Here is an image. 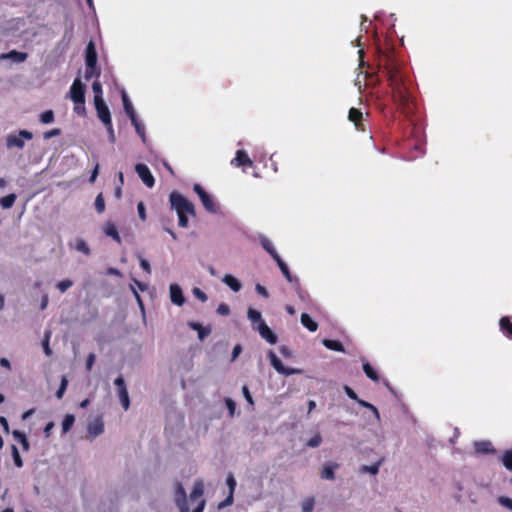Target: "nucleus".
<instances>
[{"mask_svg":"<svg viewBox=\"0 0 512 512\" xmlns=\"http://www.w3.org/2000/svg\"><path fill=\"white\" fill-rule=\"evenodd\" d=\"M247 316L251 322L257 323V325H259L261 322H264L262 320L261 313L253 308L248 309Z\"/></svg>","mask_w":512,"mask_h":512,"instance_id":"31","label":"nucleus"},{"mask_svg":"<svg viewBox=\"0 0 512 512\" xmlns=\"http://www.w3.org/2000/svg\"><path fill=\"white\" fill-rule=\"evenodd\" d=\"M15 200H16V195L9 194L7 196L0 198V205L4 209H9L14 205Z\"/></svg>","mask_w":512,"mask_h":512,"instance_id":"30","label":"nucleus"},{"mask_svg":"<svg viewBox=\"0 0 512 512\" xmlns=\"http://www.w3.org/2000/svg\"><path fill=\"white\" fill-rule=\"evenodd\" d=\"M130 290L132 291L137 303L139 304L141 309H144V305L141 299V296L139 295L138 291L135 290V287L133 285H130Z\"/></svg>","mask_w":512,"mask_h":512,"instance_id":"55","label":"nucleus"},{"mask_svg":"<svg viewBox=\"0 0 512 512\" xmlns=\"http://www.w3.org/2000/svg\"><path fill=\"white\" fill-rule=\"evenodd\" d=\"M0 366L4 367L7 370L11 369L10 361L7 358H4V357L0 359Z\"/></svg>","mask_w":512,"mask_h":512,"instance_id":"62","label":"nucleus"},{"mask_svg":"<svg viewBox=\"0 0 512 512\" xmlns=\"http://www.w3.org/2000/svg\"><path fill=\"white\" fill-rule=\"evenodd\" d=\"M323 345L330 350L344 352V347L339 341L325 339Z\"/></svg>","mask_w":512,"mask_h":512,"instance_id":"28","label":"nucleus"},{"mask_svg":"<svg viewBox=\"0 0 512 512\" xmlns=\"http://www.w3.org/2000/svg\"><path fill=\"white\" fill-rule=\"evenodd\" d=\"M73 285V281L70 280V279H64V280H61L57 283V288L61 291V292H65L66 290H68L71 286Z\"/></svg>","mask_w":512,"mask_h":512,"instance_id":"42","label":"nucleus"},{"mask_svg":"<svg viewBox=\"0 0 512 512\" xmlns=\"http://www.w3.org/2000/svg\"><path fill=\"white\" fill-rule=\"evenodd\" d=\"M192 294L194 295L195 298H197L201 302H206L208 299L207 295L198 287H194L192 289Z\"/></svg>","mask_w":512,"mask_h":512,"instance_id":"43","label":"nucleus"},{"mask_svg":"<svg viewBox=\"0 0 512 512\" xmlns=\"http://www.w3.org/2000/svg\"><path fill=\"white\" fill-rule=\"evenodd\" d=\"M98 172H99V165L97 164L95 166L94 170L92 171L91 176H90V179H89L90 183H94L95 182V180H96V178L98 176Z\"/></svg>","mask_w":512,"mask_h":512,"instance_id":"61","label":"nucleus"},{"mask_svg":"<svg viewBox=\"0 0 512 512\" xmlns=\"http://www.w3.org/2000/svg\"><path fill=\"white\" fill-rule=\"evenodd\" d=\"M105 126L107 128V132H108V136H109L110 142L114 143L116 141V136H115V132H114V129H113V126H112V122L110 124H106Z\"/></svg>","mask_w":512,"mask_h":512,"instance_id":"53","label":"nucleus"},{"mask_svg":"<svg viewBox=\"0 0 512 512\" xmlns=\"http://www.w3.org/2000/svg\"><path fill=\"white\" fill-rule=\"evenodd\" d=\"M502 462L506 469L512 471V450H506L502 456Z\"/></svg>","mask_w":512,"mask_h":512,"instance_id":"38","label":"nucleus"},{"mask_svg":"<svg viewBox=\"0 0 512 512\" xmlns=\"http://www.w3.org/2000/svg\"><path fill=\"white\" fill-rule=\"evenodd\" d=\"M348 119L357 126L362 119V113L356 108H351L349 110Z\"/></svg>","mask_w":512,"mask_h":512,"instance_id":"36","label":"nucleus"},{"mask_svg":"<svg viewBox=\"0 0 512 512\" xmlns=\"http://www.w3.org/2000/svg\"><path fill=\"white\" fill-rule=\"evenodd\" d=\"M27 55L22 52L12 51L8 54L2 55V58H11L16 62H24L26 60Z\"/></svg>","mask_w":512,"mask_h":512,"instance_id":"33","label":"nucleus"},{"mask_svg":"<svg viewBox=\"0 0 512 512\" xmlns=\"http://www.w3.org/2000/svg\"><path fill=\"white\" fill-rule=\"evenodd\" d=\"M278 267L280 268V270L282 271V273L284 274L285 278L288 280V281H291L292 278H291V275H290V272L288 270V267L287 265L282 261V259L279 257H277V259H275Z\"/></svg>","mask_w":512,"mask_h":512,"instance_id":"37","label":"nucleus"},{"mask_svg":"<svg viewBox=\"0 0 512 512\" xmlns=\"http://www.w3.org/2000/svg\"><path fill=\"white\" fill-rule=\"evenodd\" d=\"M137 210H138V214H139L140 219L142 221H145L146 220V211H145V206H144L143 202H139L138 203Z\"/></svg>","mask_w":512,"mask_h":512,"instance_id":"52","label":"nucleus"},{"mask_svg":"<svg viewBox=\"0 0 512 512\" xmlns=\"http://www.w3.org/2000/svg\"><path fill=\"white\" fill-rule=\"evenodd\" d=\"M32 138L33 134L27 130H21L18 133H10L6 136V146L8 149H22L25 146V141L31 140Z\"/></svg>","mask_w":512,"mask_h":512,"instance_id":"3","label":"nucleus"},{"mask_svg":"<svg viewBox=\"0 0 512 512\" xmlns=\"http://www.w3.org/2000/svg\"><path fill=\"white\" fill-rule=\"evenodd\" d=\"M13 435H14V438L21 444L23 445L24 447H27L28 446V442H27V439L25 437V435L20 432V431H17L15 430L13 432Z\"/></svg>","mask_w":512,"mask_h":512,"instance_id":"44","label":"nucleus"},{"mask_svg":"<svg viewBox=\"0 0 512 512\" xmlns=\"http://www.w3.org/2000/svg\"><path fill=\"white\" fill-rule=\"evenodd\" d=\"M321 441H322L321 436L316 434L309 439L308 446H310V447L319 446L321 444Z\"/></svg>","mask_w":512,"mask_h":512,"instance_id":"50","label":"nucleus"},{"mask_svg":"<svg viewBox=\"0 0 512 512\" xmlns=\"http://www.w3.org/2000/svg\"><path fill=\"white\" fill-rule=\"evenodd\" d=\"M225 404H226V407H227V409L229 411V415L231 417H233L234 414H235V410H236V403L231 398H227L225 400Z\"/></svg>","mask_w":512,"mask_h":512,"instance_id":"45","label":"nucleus"},{"mask_svg":"<svg viewBox=\"0 0 512 512\" xmlns=\"http://www.w3.org/2000/svg\"><path fill=\"white\" fill-rule=\"evenodd\" d=\"M217 313L222 316H227L230 313V308L226 303H220L217 307Z\"/></svg>","mask_w":512,"mask_h":512,"instance_id":"46","label":"nucleus"},{"mask_svg":"<svg viewBox=\"0 0 512 512\" xmlns=\"http://www.w3.org/2000/svg\"><path fill=\"white\" fill-rule=\"evenodd\" d=\"M233 502V494L229 493L228 497L219 505V507H224L227 505H231Z\"/></svg>","mask_w":512,"mask_h":512,"instance_id":"63","label":"nucleus"},{"mask_svg":"<svg viewBox=\"0 0 512 512\" xmlns=\"http://www.w3.org/2000/svg\"><path fill=\"white\" fill-rule=\"evenodd\" d=\"M499 503L503 505L504 507L508 508L512 511V499L509 497L501 496L499 497Z\"/></svg>","mask_w":512,"mask_h":512,"instance_id":"48","label":"nucleus"},{"mask_svg":"<svg viewBox=\"0 0 512 512\" xmlns=\"http://www.w3.org/2000/svg\"><path fill=\"white\" fill-rule=\"evenodd\" d=\"M0 425L3 427L5 433H9V424L5 417H0Z\"/></svg>","mask_w":512,"mask_h":512,"instance_id":"60","label":"nucleus"},{"mask_svg":"<svg viewBox=\"0 0 512 512\" xmlns=\"http://www.w3.org/2000/svg\"><path fill=\"white\" fill-rule=\"evenodd\" d=\"M92 90L94 92V102L104 101L102 97L103 91L100 82L95 81L92 85Z\"/></svg>","mask_w":512,"mask_h":512,"instance_id":"32","label":"nucleus"},{"mask_svg":"<svg viewBox=\"0 0 512 512\" xmlns=\"http://www.w3.org/2000/svg\"><path fill=\"white\" fill-rule=\"evenodd\" d=\"M175 503L180 512H189L186 491L181 483H177L176 485Z\"/></svg>","mask_w":512,"mask_h":512,"instance_id":"12","label":"nucleus"},{"mask_svg":"<svg viewBox=\"0 0 512 512\" xmlns=\"http://www.w3.org/2000/svg\"><path fill=\"white\" fill-rule=\"evenodd\" d=\"M70 98L75 104H84V86L79 79H75L70 87Z\"/></svg>","mask_w":512,"mask_h":512,"instance_id":"7","label":"nucleus"},{"mask_svg":"<svg viewBox=\"0 0 512 512\" xmlns=\"http://www.w3.org/2000/svg\"><path fill=\"white\" fill-rule=\"evenodd\" d=\"M363 370H364V373L366 374V376L369 379H371L372 381L379 380V375H378L377 371L368 362L363 363Z\"/></svg>","mask_w":512,"mask_h":512,"instance_id":"26","label":"nucleus"},{"mask_svg":"<svg viewBox=\"0 0 512 512\" xmlns=\"http://www.w3.org/2000/svg\"><path fill=\"white\" fill-rule=\"evenodd\" d=\"M337 468H338L337 463H331V464L325 465L320 474L321 478L327 479V480H334L335 479L334 470Z\"/></svg>","mask_w":512,"mask_h":512,"instance_id":"21","label":"nucleus"},{"mask_svg":"<svg viewBox=\"0 0 512 512\" xmlns=\"http://www.w3.org/2000/svg\"><path fill=\"white\" fill-rule=\"evenodd\" d=\"M70 247L85 256H89L91 254V249L87 241L82 238L74 239V241L70 243Z\"/></svg>","mask_w":512,"mask_h":512,"instance_id":"17","label":"nucleus"},{"mask_svg":"<svg viewBox=\"0 0 512 512\" xmlns=\"http://www.w3.org/2000/svg\"><path fill=\"white\" fill-rule=\"evenodd\" d=\"M97 63V53L93 42H89L86 47V65L91 70H95Z\"/></svg>","mask_w":512,"mask_h":512,"instance_id":"16","label":"nucleus"},{"mask_svg":"<svg viewBox=\"0 0 512 512\" xmlns=\"http://www.w3.org/2000/svg\"><path fill=\"white\" fill-rule=\"evenodd\" d=\"M130 120H131V123L133 124V126L135 127L137 134L142 138L143 141H145L146 136H145L144 125L137 120L136 115L131 117Z\"/></svg>","mask_w":512,"mask_h":512,"instance_id":"27","label":"nucleus"},{"mask_svg":"<svg viewBox=\"0 0 512 512\" xmlns=\"http://www.w3.org/2000/svg\"><path fill=\"white\" fill-rule=\"evenodd\" d=\"M75 423V416L73 414H66L62 420L61 427L64 433L68 432Z\"/></svg>","mask_w":512,"mask_h":512,"instance_id":"25","label":"nucleus"},{"mask_svg":"<svg viewBox=\"0 0 512 512\" xmlns=\"http://www.w3.org/2000/svg\"><path fill=\"white\" fill-rule=\"evenodd\" d=\"M104 431V421L102 417H93L88 421L87 433L90 437H97Z\"/></svg>","mask_w":512,"mask_h":512,"instance_id":"9","label":"nucleus"},{"mask_svg":"<svg viewBox=\"0 0 512 512\" xmlns=\"http://www.w3.org/2000/svg\"><path fill=\"white\" fill-rule=\"evenodd\" d=\"M315 506L314 497L310 496L303 500L302 502V512H313Z\"/></svg>","mask_w":512,"mask_h":512,"instance_id":"34","label":"nucleus"},{"mask_svg":"<svg viewBox=\"0 0 512 512\" xmlns=\"http://www.w3.org/2000/svg\"><path fill=\"white\" fill-rule=\"evenodd\" d=\"M257 331L270 344H275L277 341L276 335L272 332V330L266 325L265 322H261L256 327Z\"/></svg>","mask_w":512,"mask_h":512,"instance_id":"15","label":"nucleus"},{"mask_svg":"<svg viewBox=\"0 0 512 512\" xmlns=\"http://www.w3.org/2000/svg\"><path fill=\"white\" fill-rule=\"evenodd\" d=\"M135 170L142 180V182L149 188L153 187L155 184V179L150 172V169L145 164H137L135 166Z\"/></svg>","mask_w":512,"mask_h":512,"instance_id":"10","label":"nucleus"},{"mask_svg":"<svg viewBox=\"0 0 512 512\" xmlns=\"http://www.w3.org/2000/svg\"><path fill=\"white\" fill-rule=\"evenodd\" d=\"M203 494H204L203 481L197 480L194 483L193 489L190 493V500L191 501L199 500V501H198L197 507L192 512H203L205 505H206V501L203 498Z\"/></svg>","mask_w":512,"mask_h":512,"instance_id":"4","label":"nucleus"},{"mask_svg":"<svg viewBox=\"0 0 512 512\" xmlns=\"http://www.w3.org/2000/svg\"><path fill=\"white\" fill-rule=\"evenodd\" d=\"M255 289H256V291H257L260 295H262L263 297H266V298L268 297V291H267V289H266L264 286H262V285H260V284H257V285L255 286Z\"/></svg>","mask_w":512,"mask_h":512,"instance_id":"57","label":"nucleus"},{"mask_svg":"<svg viewBox=\"0 0 512 512\" xmlns=\"http://www.w3.org/2000/svg\"><path fill=\"white\" fill-rule=\"evenodd\" d=\"M260 243L262 247L273 257L274 260L277 259V257H279L270 239L262 236L260 238Z\"/></svg>","mask_w":512,"mask_h":512,"instance_id":"22","label":"nucleus"},{"mask_svg":"<svg viewBox=\"0 0 512 512\" xmlns=\"http://www.w3.org/2000/svg\"><path fill=\"white\" fill-rule=\"evenodd\" d=\"M188 326L197 331L198 339L201 341L211 333V329L209 327H203L202 324L197 322H189Z\"/></svg>","mask_w":512,"mask_h":512,"instance_id":"20","label":"nucleus"},{"mask_svg":"<svg viewBox=\"0 0 512 512\" xmlns=\"http://www.w3.org/2000/svg\"><path fill=\"white\" fill-rule=\"evenodd\" d=\"M301 324L311 332H315L318 328V324L307 313L301 315Z\"/></svg>","mask_w":512,"mask_h":512,"instance_id":"23","label":"nucleus"},{"mask_svg":"<svg viewBox=\"0 0 512 512\" xmlns=\"http://www.w3.org/2000/svg\"><path fill=\"white\" fill-rule=\"evenodd\" d=\"M95 362V355L94 354H90L87 358V361H86V368L87 370H91L93 364Z\"/></svg>","mask_w":512,"mask_h":512,"instance_id":"58","label":"nucleus"},{"mask_svg":"<svg viewBox=\"0 0 512 512\" xmlns=\"http://www.w3.org/2000/svg\"><path fill=\"white\" fill-rule=\"evenodd\" d=\"M500 327L504 333L508 336L512 335V322L507 317H503L500 319Z\"/></svg>","mask_w":512,"mask_h":512,"instance_id":"35","label":"nucleus"},{"mask_svg":"<svg viewBox=\"0 0 512 512\" xmlns=\"http://www.w3.org/2000/svg\"><path fill=\"white\" fill-rule=\"evenodd\" d=\"M193 189L200 198V201L202 202L204 208L210 213H216L217 206L213 201L212 197L203 189V187L199 184H195Z\"/></svg>","mask_w":512,"mask_h":512,"instance_id":"5","label":"nucleus"},{"mask_svg":"<svg viewBox=\"0 0 512 512\" xmlns=\"http://www.w3.org/2000/svg\"><path fill=\"white\" fill-rule=\"evenodd\" d=\"M169 299L176 306H183L185 304V297L181 286L177 283L169 285Z\"/></svg>","mask_w":512,"mask_h":512,"instance_id":"8","label":"nucleus"},{"mask_svg":"<svg viewBox=\"0 0 512 512\" xmlns=\"http://www.w3.org/2000/svg\"><path fill=\"white\" fill-rule=\"evenodd\" d=\"M242 352V347L241 345L237 344L234 346L233 348V351H232V358H231V361H234L237 359V357L240 355V353Z\"/></svg>","mask_w":512,"mask_h":512,"instance_id":"56","label":"nucleus"},{"mask_svg":"<svg viewBox=\"0 0 512 512\" xmlns=\"http://www.w3.org/2000/svg\"><path fill=\"white\" fill-rule=\"evenodd\" d=\"M95 208L98 213H103L105 210V202L101 193L95 199Z\"/></svg>","mask_w":512,"mask_h":512,"instance_id":"41","label":"nucleus"},{"mask_svg":"<svg viewBox=\"0 0 512 512\" xmlns=\"http://www.w3.org/2000/svg\"><path fill=\"white\" fill-rule=\"evenodd\" d=\"M94 105H95V108L97 111V116L100 119V121L104 125L110 124L112 122L111 115H110L109 108L107 107L105 102L104 101L94 102Z\"/></svg>","mask_w":512,"mask_h":512,"instance_id":"13","label":"nucleus"},{"mask_svg":"<svg viewBox=\"0 0 512 512\" xmlns=\"http://www.w3.org/2000/svg\"><path fill=\"white\" fill-rule=\"evenodd\" d=\"M382 460H379L378 462L368 466V465H363L360 467V472L361 473H370L372 475H376L379 471V466L381 464Z\"/></svg>","mask_w":512,"mask_h":512,"instance_id":"29","label":"nucleus"},{"mask_svg":"<svg viewBox=\"0 0 512 512\" xmlns=\"http://www.w3.org/2000/svg\"><path fill=\"white\" fill-rule=\"evenodd\" d=\"M242 393H243V396H244V398L246 399V401H247L251 406H252V405H254V400H253L252 395H251V393H250V391H249V389H248V387H247V386H243V387H242Z\"/></svg>","mask_w":512,"mask_h":512,"instance_id":"49","label":"nucleus"},{"mask_svg":"<svg viewBox=\"0 0 512 512\" xmlns=\"http://www.w3.org/2000/svg\"><path fill=\"white\" fill-rule=\"evenodd\" d=\"M279 351H280L281 355L283 357H285V358H292V357H294L293 351L289 347H287V346H284V345L280 346L279 347Z\"/></svg>","mask_w":512,"mask_h":512,"instance_id":"47","label":"nucleus"},{"mask_svg":"<svg viewBox=\"0 0 512 512\" xmlns=\"http://www.w3.org/2000/svg\"><path fill=\"white\" fill-rule=\"evenodd\" d=\"M67 386H68V379L66 376H63L62 379H61V384H60V387L56 393V396L58 399H61L67 389Z\"/></svg>","mask_w":512,"mask_h":512,"instance_id":"40","label":"nucleus"},{"mask_svg":"<svg viewBox=\"0 0 512 512\" xmlns=\"http://www.w3.org/2000/svg\"><path fill=\"white\" fill-rule=\"evenodd\" d=\"M227 485L229 487L230 493L233 494L236 487V480L231 474L227 477Z\"/></svg>","mask_w":512,"mask_h":512,"instance_id":"51","label":"nucleus"},{"mask_svg":"<svg viewBox=\"0 0 512 512\" xmlns=\"http://www.w3.org/2000/svg\"><path fill=\"white\" fill-rule=\"evenodd\" d=\"M169 201L171 208L177 213L179 226L186 228L188 226V215H195L193 203L176 191L170 193Z\"/></svg>","mask_w":512,"mask_h":512,"instance_id":"1","label":"nucleus"},{"mask_svg":"<svg viewBox=\"0 0 512 512\" xmlns=\"http://www.w3.org/2000/svg\"><path fill=\"white\" fill-rule=\"evenodd\" d=\"M140 265L141 267L147 272V273H151V267H150V264L149 262L146 260V259H141L140 260Z\"/></svg>","mask_w":512,"mask_h":512,"instance_id":"59","label":"nucleus"},{"mask_svg":"<svg viewBox=\"0 0 512 512\" xmlns=\"http://www.w3.org/2000/svg\"><path fill=\"white\" fill-rule=\"evenodd\" d=\"M13 460L17 467H22V459L19 454V450H12Z\"/></svg>","mask_w":512,"mask_h":512,"instance_id":"54","label":"nucleus"},{"mask_svg":"<svg viewBox=\"0 0 512 512\" xmlns=\"http://www.w3.org/2000/svg\"><path fill=\"white\" fill-rule=\"evenodd\" d=\"M222 282L227 285L233 292H238L242 288L241 281L231 274L224 275Z\"/></svg>","mask_w":512,"mask_h":512,"instance_id":"18","label":"nucleus"},{"mask_svg":"<svg viewBox=\"0 0 512 512\" xmlns=\"http://www.w3.org/2000/svg\"><path fill=\"white\" fill-rule=\"evenodd\" d=\"M103 232L105 233L106 236L111 237L118 243H121V237H120L117 227L114 223L106 222L103 226Z\"/></svg>","mask_w":512,"mask_h":512,"instance_id":"19","label":"nucleus"},{"mask_svg":"<svg viewBox=\"0 0 512 512\" xmlns=\"http://www.w3.org/2000/svg\"><path fill=\"white\" fill-rule=\"evenodd\" d=\"M268 358L271 366L281 375L291 376V375H299L303 373V370L300 368H290L286 367L280 358L275 354L274 351L270 350L268 352Z\"/></svg>","mask_w":512,"mask_h":512,"instance_id":"2","label":"nucleus"},{"mask_svg":"<svg viewBox=\"0 0 512 512\" xmlns=\"http://www.w3.org/2000/svg\"><path fill=\"white\" fill-rule=\"evenodd\" d=\"M121 97H122L123 106H124V110H125L126 114L129 116V118L135 116L136 114H135L134 108L132 106V103L130 102L128 95L124 90H122V92H121Z\"/></svg>","mask_w":512,"mask_h":512,"instance_id":"24","label":"nucleus"},{"mask_svg":"<svg viewBox=\"0 0 512 512\" xmlns=\"http://www.w3.org/2000/svg\"><path fill=\"white\" fill-rule=\"evenodd\" d=\"M343 390H344V392L347 394V396H348L349 398H351V399L355 400V401H356L359 405H361L362 407H365V408H367V409L371 410V411L373 412V414H374V416H375V418H376L377 420H379V419H380L379 412H378L377 408H376L374 405H372V404H371V403H369V402H366V401H364V400L359 399V398H358V396H357V394H356V393H355V392H354V391H353L349 386H347V385H345V386L343 387Z\"/></svg>","mask_w":512,"mask_h":512,"instance_id":"11","label":"nucleus"},{"mask_svg":"<svg viewBox=\"0 0 512 512\" xmlns=\"http://www.w3.org/2000/svg\"><path fill=\"white\" fill-rule=\"evenodd\" d=\"M54 120V113L52 110L45 111L40 115V121L43 124H49Z\"/></svg>","mask_w":512,"mask_h":512,"instance_id":"39","label":"nucleus"},{"mask_svg":"<svg viewBox=\"0 0 512 512\" xmlns=\"http://www.w3.org/2000/svg\"><path fill=\"white\" fill-rule=\"evenodd\" d=\"M231 165L239 167V166H253V161L250 159L248 154L243 150H238L236 152V156L231 160Z\"/></svg>","mask_w":512,"mask_h":512,"instance_id":"14","label":"nucleus"},{"mask_svg":"<svg viewBox=\"0 0 512 512\" xmlns=\"http://www.w3.org/2000/svg\"><path fill=\"white\" fill-rule=\"evenodd\" d=\"M114 383L117 386V394L123 409L128 410L130 408V399L124 379L122 377H118L115 379Z\"/></svg>","mask_w":512,"mask_h":512,"instance_id":"6","label":"nucleus"},{"mask_svg":"<svg viewBox=\"0 0 512 512\" xmlns=\"http://www.w3.org/2000/svg\"><path fill=\"white\" fill-rule=\"evenodd\" d=\"M132 285L135 287V290H138V288H139L141 291H144L146 289V286L144 284H142L141 282H139L135 279L133 280Z\"/></svg>","mask_w":512,"mask_h":512,"instance_id":"64","label":"nucleus"}]
</instances>
